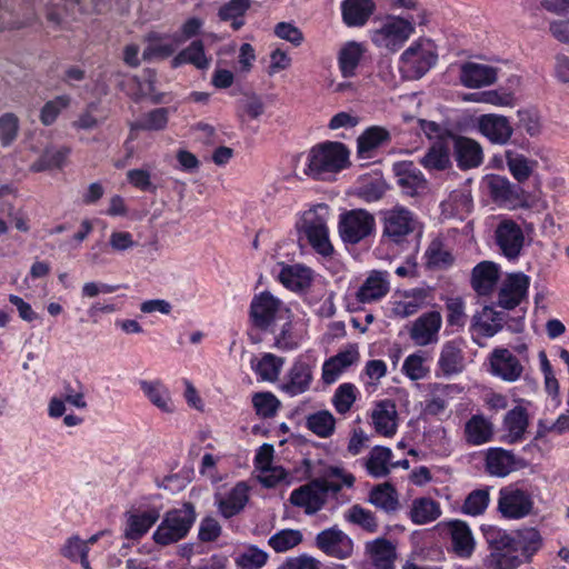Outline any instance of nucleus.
Instances as JSON below:
<instances>
[{
    "label": "nucleus",
    "mask_w": 569,
    "mask_h": 569,
    "mask_svg": "<svg viewBox=\"0 0 569 569\" xmlns=\"http://www.w3.org/2000/svg\"><path fill=\"white\" fill-rule=\"evenodd\" d=\"M490 553L485 559L488 569H516L522 558L530 561L542 547V537L536 528H522L510 535L497 528L485 532Z\"/></svg>",
    "instance_id": "f257e3e1"
},
{
    "label": "nucleus",
    "mask_w": 569,
    "mask_h": 569,
    "mask_svg": "<svg viewBox=\"0 0 569 569\" xmlns=\"http://www.w3.org/2000/svg\"><path fill=\"white\" fill-rule=\"evenodd\" d=\"M197 519L192 502L168 510L152 535L156 545L167 547L184 539Z\"/></svg>",
    "instance_id": "f03ea898"
},
{
    "label": "nucleus",
    "mask_w": 569,
    "mask_h": 569,
    "mask_svg": "<svg viewBox=\"0 0 569 569\" xmlns=\"http://www.w3.org/2000/svg\"><path fill=\"white\" fill-rule=\"evenodd\" d=\"M327 216L328 206L318 204L305 211L296 224L299 238H306L312 249L323 257L331 256L333 252V247L329 239Z\"/></svg>",
    "instance_id": "7ed1b4c3"
},
{
    "label": "nucleus",
    "mask_w": 569,
    "mask_h": 569,
    "mask_svg": "<svg viewBox=\"0 0 569 569\" xmlns=\"http://www.w3.org/2000/svg\"><path fill=\"white\" fill-rule=\"evenodd\" d=\"M349 152L341 142H326L311 149L306 171L316 179H326L346 167Z\"/></svg>",
    "instance_id": "20e7f679"
},
{
    "label": "nucleus",
    "mask_w": 569,
    "mask_h": 569,
    "mask_svg": "<svg viewBox=\"0 0 569 569\" xmlns=\"http://www.w3.org/2000/svg\"><path fill=\"white\" fill-rule=\"evenodd\" d=\"M438 60L435 43L420 38L407 48L400 57V71L410 80L422 78Z\"/></svg>",
    "instance_id": "39448f33"
},
{
    "label": "nucleus",
    "mask_w": 569,
    "mask_h": 569,
    "mask_svg": "<svg viewBox=\"0 0 569 569\" xmlns=\"http://www.w3.org/2000/svg\"><path fill=\"white\" fill-rule=\"evenodd\" d=\"M375 217L365 209H352L340 214L338 230L345 243L356 244L375 230Z\"/></svg>",
    "instance_id": "423d86ee"
},
{
    "label": "nucleus",
    "mask_w": 569,
    "mask_h": 569,
    "mask_svg": "<svg viewBox=\"0 0 569 569\" xmlns=\"http://www.w3.org/2000/svg\"><path fill=\"white\" fill-rule=\"evenodd\" d=\"M288 311L289 309L269 291L254 296L250 305V318L253 326L260 330H268Z\"/></svg>",
    "instance_id": "0eeeda50"
},
{
    "label": "nucleus",
    "mask_w": 569,
    "mask_h": 569,
    "mask_svg": "<svg viewBox=\"0 0 569 569\" xmlns=\"http://www.w3.org/2000/svg\"><path fill=\"white\" fill-rule=\"evenodd\" d=\"M382 234L393 243H402L418 224L415 214L405 207H395L382 213Z\"/></svg>",
    "instance_id": "6e6552de"
},
{
    "label": "nucleus",
    "mask_w": 569,
    "mask_h": 569,
    "mask_svg": "<svg viewBox=\"0 0 569 569\" xmlns=\"http://www.w3.org/2000/svg\"><path fill=\"white\" fill-rule=\"evenodd\" d=\"M530 278L522 272L509 273L502 281L495 306L513 310L527 299Z\"/></svg>",
    "instance_id": "1a4fd4ad"
},
{
    "label": "nucleus",
    "mask_w": 569,
    "mask_h": 569,
    "mask_svg": "<svg viewBox=\"0 0 569 569\" xmlns=\"http://www.w3.org/2000/svg\"><path fill=\"white\" fill-rule=\"evenodd\" d=\"M533 500L530 493L513 487L499 492L498 510L507 519H521L531 513Z\"/></svg>",
    "instance_id": "9d476101"
},
{
    "label": "nucleus",
    "mask_w": 569,
    "mask_h": 569,
    "mask_svg": "<svg viewBox=\"0 0 569 569\" xmlns=\"http://www.w3.org/2000/svg\"><path fill=\"white\" fill-rule=\"evenodd\" d=\"M316 547L329 557L347 559L353 553L352 539L337 526L317 533Z\"/></svg>",
    "instance_id": "9b49d317"
},
{
    "label": "nucleus",
    "mask_w": 569,
    "mask_h": 569,
    "mask_svg": "<svg viewBox=\"0 0 569 569\" xmlns=\"http://www.w3.org/2000/svg\"><path fill=\"white\" fill-rule=\"evenodd\" d=\"M450 150L453 151V157L457 166L461 170H469L478 168L483 161V151L479 142L476 140L448 133Z\"/></svg>",
    "instance_id": "f8f14e48"
},
{
    "label": "nucleus",
    "mask_w": 569,
    "mask_h": 569,
    "mask_svg": "<svg viewBox=\"0 0 569 569\" xmlns=\"http://www.w3.org/2000/svg\"><path fill=\"white\" fill-rule=\"evenodd\" d=\"M527 466L525 459L516 457L510 450L493 447L486 451L485 469L490 476L503 478Z\"/></svg>",
    "instance_id": "ddd939ff"
},
{
    "label": "nucleus",
    "mask_w": 569,
    "mask_h": 569,
    "mask_svg": "<svg viewBox=\"0 0 569 569\" xmlns=\"http://www.w3.org/2000/svg\"><path fill=\"white\" fill-rule=\"evenodd\" d=\"M496 243L501 253L509 260H515L520 256L525 243L522 229L513 220H502L496 229Z\"/></svg>",
    "instance_id": "4468645a"
},
{
    "label": "nucleus",
    "mask_w": 569,
    "mask_h": 569,
    "mask_svg": "<svg viewBox=\"0 0 569 569\" xmlns=\"http://www.w3.org/2000/svg\"><path fill=\"white\" fill-rule=\"evenodd\" d=\"M413 32V21L395 18L377 31L375 41L380 42L390 51H397Z\"/></svg>",
    "instance_id": "2eb2a0df"
},
{
    "label": "nucleus",
    "mask_w": 569,
    "mask_h": 569,
    "mask_svg": "<svg viewBox=\"0 0 569 569\" xmlns=\"http://www.w3.org/2000/svg\"><path fill=\"white\" fill-rule=\"evenodd\" d=\"M292 506L303 509L308 516L319 512L326 505V499L317 478L296 488L289 498Z\"/></svg>",
    "instance_id": "dca6fc26"
},
{
    "label": "nucleus",
    "mask_w": 569,
    "mask_h": 569,
    "mask_svg": "<svg viewBox=\"0 0 569 569\" xmlns=\"http://www.w3.org/2000/svg\"><path fill=\"white\" fill-rule=\"evenodd\" d=\"M392 172L401 191L415 196L427 188V179L412 161H399L392 166Z\"/></svg>",
    "instance_id": "f3484780"
},
{
    "label": "nucleus",
    "mask_w": 569,
    "mask_h": 569,
    "mask_svg": "<svg viewBox=\"0 0 569 569\" xmlns=\"http://www.w3.org/2000/svg\"><path fill=\"white\" fill-rule=\"evenodd\" d=\"M478 129L490 142L495 144H506L512 133L513 128L505 116L487 113L478 118Z\"/></svg>",
    "instance_id": "a211bd4d"
},
{
    "label": "nucleus",
    "mask_w": 569,
    "mask_h": 569,
    "mask_svg": "<svg viewBox=\"0 0 569 569\" xmlns=\"http://www.w3.org/2000/svg\"><path fill=\"white\" fill-rule=\"evenodd\" d=\"M450 536L451 549L459 558H470L476 548V540L468 523L453 519L446 522Z\"/></svg>",
    "instance_id": "6ab92c4d"
},
{
    "label": "nucleus",
    "mask_w": 569,
    "mask_h": 569,
    "mask_svg": "<svg viewBox=\"0 0 569 569\" xmlns=\"http://www.w3.org/2000/svg\"><path fill=\"white\" fill-rule=\"evenodd\" d=\"M492 373L506 381H516L522 373V366L518 358L506 348H497L490 357Z\"/></svg>",
    "instance_id": "aec40b11"
},
{
    "label": "nucleus",
    "mask_w": 569,
    "mask_h": 569,
    "mask_svg": "<svg viewBox=\"0 0 569 569\" xmlns=\"http://www.w3.org/2000/svg\"><path fill=\"white\" fill-rule=\"evenodd\" d=\"M441 316L438 311H430L420 316L410 329V338L417 346H427L437 341L441 328Z\"/></svg>",
    "instance_id": "412c9836"
},
{
    "label": "nucleus",
    "mask_w": 569,
    "mask_h": 569,
    "mask_svg": "<svg viewBox=\"0 0 569 569\" xmlns=\"http://www.w3.org/2000/svg\"><path fill=\"white\" fill-rule=\"evenodd\" d=\"M419 163L428 171H445L451 168L448 134L435 141L420 158Z\"/></svg>",
    "instance_id": "4be33fe9"
},
{
    "label": "nucleus",
    "mask_w": 569,
    "mask_h": 569,
    "mask_svg": "<svg viewBox=\"0 0 569 569\" xmlns=\"http://www.w3.org/2000/svg\"><path fill=\"white\" fill-rule=\"evenodd\" d=\"M506 312L497 311L493 306L483 307L482 311L472 317L471 328L479 335L490 338L502 330Z\"/></svg>",
    "instance_id": "5701e85b"
},
{
    "label": "nucleus",
    "mask_w": 569,
    "mask_h": 569,
    "mask_svg": "<svg viewBox=\"0 0 569 569\" xmlns=\"http://www.w3.org/2000/svg\"><path fill=\"white\" fill-rule=\"evenodd\" d=\"M160 512L151 508L141 512H130L127 516V522L123 536L129 540H139L149 529L159 520Z\"/></svg>",
    "instance_id": "b1692460"
},
{
    "label": "nucleus",
    "mask_w": 569,
    "mask_h": 569,
    "mask_svg": "<svg viewBox=\"0 0 569 569\" xmlns=\"http://www.w3.org/2000/svg\"><path fill=\"white\" fill-rule=\"evenodd\" d=\"M460 80L467 88L489 86L497 80V70L491 66L467 62L461 67Z\"/></svg>",
    "instance_id": "393cba45"
},
{
    "label": "nucleus",
    "mask_w": 569,
    "mask_h": 569,
    "mask_svg": "<svg viewBox=\"0 0 569 569\" xmlns=\"http://www.w3.org/2000/svg\"><path fill=\"white\" fill-rule=\"evenodd\" d=\"M366 553L376 569H393L397 558L395 545L386 538H377L366 543Z\"/></svg>",
    "instance_id": "a878e982"
},
{
    "label": "nucleus",
    "mask_w": 569,
    "mask_h": 569,
    "mask_svg": "<svg viewBox=\"0 0 569 569\" xmlns=\"http://www.w3.org/2000/svg\"><path fill=\"white\" fill-rule=\"evenodd\" d=\"M499 279V268L492 261H482L472 270L471 283L480 296L491 293Z\"/></svg>",
    "instance_id": "bb28decb"
},
{
    "label": "nucleus",
    "mask_w": 569,
    "mask_h": 569,
    "mask_svg": "<svg viewBox=\"0 0 569 569\" xmlns=\"http://www.w3.org/2000/svg\"><path fill=\"white\" fill-rule=\"evenodd\" d=\"M438 366L446 377L459 375L463 371L465 356L462 349L456 341H448L442 346Z\"/></svg>",
    "instance_id": "cd10ccee"
},
{
    "label": "nucleus",
    "mask_w": 569,
    "mask_h": 569,
    "mask_svg": "<svg viewBox=\"0 0 569 569\" xmlns=\"http://www.w3.org/2000/svg\"><path fill=\"white\" fill-rule=\"evenodd\" d=\"M503 429L507 431L505 439L508 443H517L525 437L529 426V417L526 408L517 406L509 410L503 418Z\"/></svg>",
    "instance_id": "c85d7f7f"
},
{
    "label": "nucleus",
    "mask_w": 569,
    "mask_h": 569,
    "mask_svg": "<svg viewBox=\"0 0 569 569\" xmlns=\"http://www.w3.org/2000/svg\"><path fill=\"white\" fill-rule=\"evenodd\" d=\"M375 8L372 0H343L341 4L343 22L349 27L363 26Z\"/></svg>",
    "instance_id": "c756f323"
},
{
    "label": "nucleus",
    "mask_w": 569,
    "mask_h": 569,
    "mask_svg": "<svg viewBox=\"0 0 569 569\" xmlns=\"http://www.w3.org/2000/svg\"><path fill=\"white\" fill-rule=\"evenodd\" d=\"M248 490L246 482H238L224 498L218 500L220 513L227 519L240 513L249 500Z\"/></svg>",
    "instance_id": "7c9ffc66"
},
{
    "label": "nucleus",
    "mask_w": 569,
    "mask_h": 569,
    "mask_svg": "<svg viewBox=\"0 0 569 569\" xmlns=\"http://www.w3.org/2000/svg\"><path fill=\"white\" fill-rule=\"evenodd\" d=\"M389 282L386 273L372 271L357 292V299L362 302H372L381 299L389 292Z\"/></svg>",
    "instance_id": "2f4dec72"
},
{
    "label": "nucleus",
    "mask_w": 569,
    "mask_h": 569,
    "mask_svg": "<svg viewBox=\"0 0 569 569\" xmlns=\"http://www.w3.org/2000/svg\"><path fill=\"white\" fill-rule=\"evenodd\" d=\"M312 372L309 365L297 361L288 372V381L283 383L282 390L290 396L306 392L311 383Z\"/></svg>",
    "instance_id": "473e14b6"
},
{
    "label": "nucleus",
    "mask_w": 569,
    "mask_h": 569,
    "mask_svg": "<svg viewBox=\"0 0 569 569\" xmlns=\"http://www.w3.org/2000/svg\"><path fill=\"white\" fill-rule=\"evenodd\" d=\"M465 437L469 445H483L493 437V425L483 416L475 415L466 422Z\"/></svg>",
    "instance_id": "72a5a7b5"
},
{
    "label": "nucleus",
    "mask_w": 569,
    "mask_h": 569,
    "mask_svg": "<svg viewBox=\"0 0 569 569\" xmlns=\"http://www.w3.org/2000/svg\"><path fill=\"white\" fill-rule=\"evenodd\" d=\"M396 417L397 411L393 403L390 401L379 402L372 412L376 431L385 437L395 435L397 430Z\"/></svg>",
    "instance_id": "f704fd0d"
},
{
    "label": "nucleus",
    "mask_w": 569,
    "mask_h": 569,
    "mask_svg": "<svg viewBox=\"0 0 569 569\" xmlns=\"http://www.w3.org/2000/svg\"><path fill=\"white\" fill-rule=\"evenodd\" d=\"M192 64L197 69L204 70L210 66V59L204 53V46L201 40H193L187 48L181 50L171 61L173 68L182 64Z\"/></svg>",
    "instance_id": "c9c22d12"
},
{
    "label": "nucleus",
    "mask_w": 569,
    "mask_h": 569,
    "mask_svg": "<svg viewBox=\"0 0 569 569\" xmlns=\"http://www.w3.org/2000/svg\"><path fill=\"white\" fill-rule=\"evenodd\" d=\"M488 184L490 193L496 201L516 203L522 199V188L510 182L505 177L493 176Z\"/></svg>",
    "instance_id": "e433bc0d"
},
{
    "label": "nucleus",
    "mask_w": 569,
    "mask_h": 569,
    "mask_svg": "<svg viewBox=\"0 0 569 569\" xmlns=\"http://www.w3.org/2000/svg\"><path fill=\"white\" fill-rule=\"evenodd\" d=\"M392 451L388 447L376 446L369 452L363 466L367 472L373 478H383L390 473V460Z\"/></svg>",
    "instance_id": "4c0bfd02"
},
{
    "label": "nucleus",
    "mask_w": 569,
    "mask_h": 569,
    "mask_svg": "<svg viewBox=\"0 0 569 569\" xmlns=\"http://www.w3.org/2000/svg\"><path fill=\"white\" fill-rule=\"evenodd\" d=\"M441 516V509L438 501L421 497L412 501L410 509V519L416 525H426L437 520Z\"/></svg>",
    "instance_id": "58836bf2"
},
{
    "label": "nucleus",
    "mask_w": 569,
    "mask_h": 569,
    "mask_svg": "<svg viewBox=\"0 0 569 569\" xmlns=\"http://www.w3.org/2000/svg\"><path fill=\"white\" fill-rule=\"evenodd\" d=\"M390 140L391 134L386 128L379 126L369 127L358 137V153L360 156L369 154L372 150L388 143Z\"/></svg>",
    "instance_id": "ea45409f"
},
{
    "label": "nucleus",
    "mask_w": 569,
    "mask_h": 569,
    "mask_svg": "<svg viewBox=\"0 0 569 569\" xmlns=\"http://www.w3.org/2000/svg\"><path fill=\"white\" fill-rule=\"evenodd\" d=\"M281 283L291 290H303L310 286L311 270L300 264L286 266L279 273Z\"/></svg>",
    "instance_id": "a19ab883"
},
{
    "label": "nucleus",
    "mask_w": 569,
    "mask_h": 569,
    "mask_svg": "<svg viewBox=\"0 0 569 569\" xmlns=\"http://www.w3.org/2000/svg\"><path fill=\"white\" fill-rule=\"evenodd\" d=\"M141 390L148 399L161 411L172 412L173 403L169 390L160 381H141Z\"/></svg>",
    "instance_id": "79ce46f5"
},
{
    "label": "nucleus",
    "mask_w": 569,
    "mask_h": 569,
    "mask_svg": "<svg viewBox=\"0 0 569 569\" xmlns=\"http://www.w3.org/2000/svg\"><path fill=\"white\" fill-rule=\"evenodd\" d=\"M69 153L70 149L67 147H48L43 150L39 159L30 166V170L33 172H42L54 168H61Z\"/></svg>",
    "instance_id": "37998d69"
},
{
    "label": "nucleus",
    "mask_w": 569,
    "mask_h": 569,
    "mask_svg": "<svg viewBox=\"0 0 569 569\" xmlns=\"http://www.w3.org/2000/svg\"><path fill=\"white\" fill-rule=\"evenodd\" d=\"M425 258L426 266L429 269H446L453 263V256L445 248L442 240L439 238L429 243Z\"/></svg>",
    "instance_id": "c03bdc74"
},
{
    "label": "nucleus",
    "mask_w": 569,
    "mask_h": 569,
    "mask_svg": "<svg viewBox=\"0 0 569 569\" xmlns=\"http://www.w3.org/2000/svg\"><path fill=\"white\" fill-rule=\"evenodd\" d=\"M369 501L386 512L397 510L399 505L397 491L389 482L376 486L370 491Z\"/></svg>",
    "instance_id": "a18cd8bd"
},
{
    "label": "nucleus",
    "mask_w": 569,
    "mask_h": 569,
    "mask_svg": "<svg viewBox=\"0 0 569 569\" xmlns=\"http://www.w3.org/2000/svg\"><path fill=\"white\" fill-rule=\"evenodd\" d=\"M506 162L512 177L519 183L528 180L537 166L536 160H529L523 154L510 150L506 151Z\"/></svg>",
    "instance_id": "49530a36"
},
{
    "label": "nucleus",
    "mask_w": 569,
    "mask_h": 569,
    "mask_svg": "<svg viewBox=\"0 0 569 569\" xmlns=\"http://www.w3.org/2000/svg\"><path fill=\"white\" fill-rule=\"evenodd\" d=\"M169 119L168 108H157L142 114L134 123L131 124L133 130L160 131L167 127Z\"/></svg>",
    "instance_id": "de8ad7c7"
},
{
    "label": "nucleus",
    "mask_w": 569,
    "mask_h": 569,
    "mask_svg": "<svg viewBox=\"0 0 569 569\" xmlns=\"http://www.w3.org/2000/svg\"><path fill=\"white\" fill-rule=\"evenodd\" d=\"M307 428L320 438H328L335 432L336 419L328 410H320L307 417Z\"/></svg>",
    "instance_id": "09e8293b"
},
{
    "label": "nucleus",
    "mask_w": 569,
    "mask_h": 569,
    "mask_svg": "<svg viewBox=\"0 0 569 569\" xmlns=\"http://www.w3.org/2000/svg\"><path fill=\"white\" fill-rule=\"evenodd\" d=\"M362 57L360 44L356 42L347 43L339 52V68L345 78L353 77Z\"/></svg>",
    "instance_id": "8fccbe9b"
},
{
    "label": "nucleus",
    "mask_w": 569,
    "mask_h": 569,
    "mask_svg": "<svg viewBox=\"0 0 569 569\" xmlns=\"http://www.w3.org/2000/svg\"><path fill=\"white\" fill-rule=\"evenodd\" d=\"M303 536L298 529H282L272 535L268 545L276 552H286L302 542Z\"/></svg>",
    "instance_id": "3c124183"
},
{
    "label": "nucleus",
    "mask_w": 569,
    "mask_h": 569,
    "mask_svg": "<svg viewBox=\"0 0 569 569\" xmlns=\"http://www.w3.org/2000/svg\"><path fill=\"white\" fill-rule=\"evenodd\" d=\"M346 520L373 533L378 530V521L375 513L360 505H353L346 513Z\"/></svg>",
    "instance_id": "603ef678"
},
{
    "label": "nucleus",
    "mask_w": 569,
    "mask_h": 569,
    "mask_svg": "<svg viewBox=\"0 0 569 569\" xmlns=\"http://www.w3.org/2000/svg\"><path fill=\"white\" fill-rule=\"evenodd\" d=\"M283 359L272 353H266L252 366L256 373L264 381H274L282 368Z\"/></svg>",
    "instance_id": "864d4df0"
},
{
    "label": "nucleus",
    "mask_w": 569,
    "mask_h": 569,
    "mask_svg": "<svg viewBox=\"0 0 569 569\" xmlns=\"http://www.w3.org/2000/svg\"><path fill=\"white\" fill-rule=\"evenodd\" d=\"M490 501L489 488L472 490L465 499L462 512L469 516L482 515Z\"/></svg>",
    "instance_id": "5fc2aeb1"
},
{
    "label": "nucleus",
    "mask_w": 569,
    "mask_h": 569,
    "mask_svg": "<svg viewBox=\"0 0 569 569\" xmlns=\"http://www.w3.org/2000/svg\"><path fill=\"white\" fill-rule=\"evenodd\" d=\"M356 399V387L352 383L346 382L337 388L332 403L338 413L345 415L350 411Z\"/></svg>",
    "instance_id": "6e6d98bb"
},
{
    "label": "nucleus",
    "mask_w": 569,
    "mask_h": 569,
    "mask_svg": "<svg viewBox=\"0 0 569 569\" xmlns=\"http://www.w3.org/2000/svg\"><path fill=\"white\" fill-rule=\"evenodd\" d=\"M70 104L69 96H58L44 103L40 111V121L44 126H51L60 112Z\"/></svg>",
    "instance_id": "4d7b16f0"
},
{
    "label": "nucleus",
    "mask_w": 569,
    "mask_h": 569,
    "mask_svg": "<svg viewBox=\"0 0 569 569\" xmlns=\"http://www.w3.org/2000/svg\"><path fill=\"white\" fill-rule=\"evenodd\" d=\"M267 560L268 553L266 551L251 546L236 559V565L240 569H260Z\"/></svg>",
    "instance_id": "13d9d810"
},
{
    "label": "nucleus",
    "mask_w": 569,
    "mask_h": 569,
    "mask_svg": "<svg viewBox=\"0 0 569 569\" xmlns=\"http://www.w3.org/2000/svg\"><path fill=\"white\" fill-rule=\"evenodd\" d=\"M252 403L258 416L273 417L280 406L279 400L271 392H258L252 398Z\"/></svg>",
    "instance_id": "bf43d9fd"
},
{
    "label": "nucleus",
    "mask_w": 569,
    "mask_h": 569,
    "mask_svg": "<svg viewBox=\"0 0 569 569\" xmlns=\"http://www.w3.org/2000/svg\"><path fill=\"white\" fill-rule=\"evenodd\" d=\"M264 112V103L262 99L254 94H246L239 102L238 117L241 121H244V117L248 116L251 119H258Z\"/></svg>",
    "instance_id": "052dcab7"
},
{
    "label": "nucleus",
    "mask_w": 569,
    "mask_h": 569,
    "mask_svg": "<svg viewBox=\"0 0 569 569\" xmlns=\"http://www.w3.org/2000/svg\"><path fill=\"white\" fill-rule=\"evenodd\" d=\"M19 119L13 113H4L0 117V141L2 147H9L17 139Z\"/></svg>",
    "instance_id": "680f3d73"
},
{
    "label": "nucleus",
    "mask_w": 569,
    "mask_h": 569,
    "mask_svg": "<svg viewBox=\"0 0 569 569\" xmlns=\"http://www.w3.org/2000/svg\"><path fill=\"white\" fill-rule=\"evenodd\" d=\"M469 100L473 102H485L499 107L511 106L513 96L509 92H500L498 90H488L477 93H471Z\"/></svg>",
    "instance_id": "e2e57ef3"
},
{
    "label": "nucleus",
    "mask_w": 569,
    "mask_h": 569,
    "mask_svg": "<svg viewBox=\"0 0 569 569\" xmlns=\"http://www.w3.org/2000/svg\"><path fill=\"white\" fill-rule=\"evenodd\" d=\"M280 320H283V323L280 327L279 333L276 336V347L281 350H292L298 347V342L291 331L292 322L290 310L286 316H282Z\"/></svg>",
    "instance_id": "0e129e2a"
},
{
    "label": "nucleus",
    "mask_w": 569,
    "mask_h": 569,
    "mask_svg": "<svg viewBox=\"0 0 569 569\" xmlns=\"http://www.w3.org/2000/svg\"><path fill=\"white\" fill-rule=\"evenodd\" d=\"M62 399L78 409L87 407L83 386L78 380L63 383Z\"/></svg>",
    "instance_id": "69168bd1"
},
{
    "label": "nucleus",
    "mask_w": 569,
    "mask_h": 569,
    "mask_svg": "<svg viewBox=\"0 0 569 569\" xmlns=\"http://www.w3.org/2000/svg\"><path fill=\"white\" fill-rule=\"evenodd\" d=\"M88 553L89 547L79 536L70 537L61 549V555L71 561H78Z\"/></svg>",
    "instance_id": "338daca9"
},
{
    "label": "nucleus",
    "mask_w": 569,
    "mask_h": 569,
    "mask_svg": "<svg viewBox=\"0 0 569 569\" xmlns=\"http://www.w3.org/2000/svg\"><path fill=\"white\" fill-rule=\"evenodd\" d=\"M203 26V22L201 19L192 17L189 18L183 22L181 26L179 32L174 33L172 36L173 42L179 46L187 40L198 36L200 33V30Z\"/></svg>",
    "instance_id": "774afa93"
}]
</instances>
